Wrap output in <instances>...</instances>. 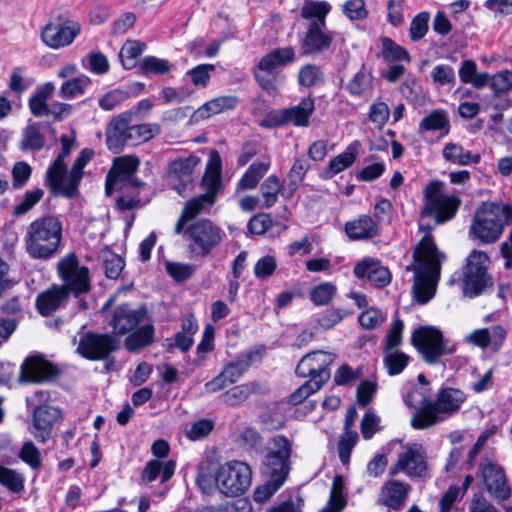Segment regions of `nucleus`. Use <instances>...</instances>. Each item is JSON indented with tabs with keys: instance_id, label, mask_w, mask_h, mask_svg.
Returning <instances> with one entry per match:
<instances>
[{
	"instance_id": "1",
	"label": "nucleus",
	"mask_w": 512,
	"mask_h": 512,
	"mask_svg": "<svg viewBox=\"0 0 512 512\" xmlns=\"http://www.w3.org/2000/svg\"><path fill=\"white\" fill-rule=\"evenodd\" d=\"M465 401L466 394L457 388H442L435 400L430 401L424 387H414L406 398V403L417 409L411 425L415 429L429 428L454 416Z\"/></svg>"
},
{
	"instance_id": "2",
	"label": "nucleus",
	"mask_w": 512,
	"mask_h": 512,
	"mask_svg": "<svg viewBox=\"0 0 512 512\" xmlns=\"http://www.w3.org/2000/svg\"><path fill=\"white\" fill-rule=\"evenodd\" d=\"M426 234L419 241L413 252L414 262L406 267V270L414 272L413 293L415 299L421 303H427L435 294L436 284L440 276L441 254L429 234L430 226H420Z\"/></svg>"
},
{
	"instance_id": "3",
	"label": "nucleus",
	"mask_w": 512,
	"mask_h": 512,
	"mask_svg": "<svg viewBox=\"0 0 512 512\" xmlns=\"http://www.w3.org/2000/svg\"><path fill=\"white\" fill-rule=\"evenodd\" d=\"M63 239V224L54 215L34 219L26 228L24 245L27 254L36 260H50L60 250Z\"/></svg>"
},
{
	"instance_id": "4",
	"label": "nucleus",
	"mask_w": 512,
	"mask_h": 512,
	"mask_svg": "<svg viewBox=\"0 0 512 512\" xmlns=\"http://www.w3.org/2000/svg\"><path fill=\"white\" fill-rule=\"evenodd\" d=\"M110 326L117 335L128 334L125 347L129 351L146 347L154 340V326L145 308L133 309L127 304L117 307Z\"/></svg>"
},
{
	"instance_id": "5",
	"label": "nucleus",
	"mask_w": 512,
	"mask_h": 512,
	"mask_svg": "<svg viewBox=\"0 0 512 512\" xmlns=\"http://www.w3.org/2000/svg\"><path fill=\"white\" fill-rule=\"evenodd\" d=\"M512 222V206L483 202L475 211L470 232L482 243L496 242L504 226Z\"/></svg>"
},
{
	"instance_id": "6",
	"label": "nucleus",
	"mask_w": 512,
	"mask_h": 512,
	"mask_svg": "<svg viewBox=\"0 0 512 512\" xmlns=\"http://www.w3.org/2000/svg\"><path fill=\"white\" fill-rule=\"evenodd\" d=\"M81 31V23L68 10L58 8L41 28L40 38L47 47L58 50L72 45Z\"/></svg>"
},
{
	"instance_id": "7",
	"label": "nucleus",
	"mask_w": 512,
	"mask_h": 512,
	"mask_svg": "<svg viewBox=\"0 0 512 512\" xmlns=\"http://www.w3.org/2000/svg\"><path fill=\"white\" fill-rule=\"evenodd\" d=\"M187 242V250L193 257H207L223 241L220 226L207 218L197 219L185 226L181 233Z\"/></svg>"
},
{
	"instance_id": "8",
	"label": "nucleus",
	"mask_w": 512,
	"mask_h": 512,
	"mask_svg": "<svg viewBox=\"0 0 512 512\" xmlns=\"http://www.w3.org/2000/svg\"><path fill=\"white\" fill-rule=\"evenodd\" d=\"M214 482L221 494L227 497L241 496L251 486V467L243 461H227L217 469Z\"/></svg>"
},
{
	"instance_id": "9",
	"label": "nucleus",
	"mask_w": 512,
	"mask_h": 512,
	"mask_svg": "<svg viewBox=\"0 0 512 512\" xmlns=\"http://www.w3.org/2000/svg\"><path fill=\"white\" fill-rule=\"evenodd\" d=\"M291 453L292 444L290 440L284 436H274L269 443L263 460V476L266 479L281 481L284 484L291 469Z\"/></svg>"
},
{
	"instance_id": "10",
	"label": "nucleus",
	"mask_w": 512,
	"mask_h": 512,
	"mask_svg": "<svg viewBox=\"0 0 512 512\" xmlns=\"http://www.w3.org/2000/svg\"><path fill=\"white\" fill-rule=\"evenodd\" d=\"M442 182L432 181L424 189L423 216H434L435 222L441 224L454 218L460 205L461 199L457 196L443 194L441 192Z\"/></svg>"
},
{
	"instance_id": "11",
	"label": "nucleus",
	"mask_w": 512,
	"mask_h": 512,
	"mask_svg": "<svg viewBox=\"0 0 512 512\" xmlns=\"http://www.w3.org/2000/svg\"><path fill=\"white\" fill-rule=\"evenodd\" d=\"M295 60V51L292 47L277 48L263 56L258 62L254 76L258 84L268 94H275L279 87L275 71L278 67L288 65Z\"/></svg>"
},
{
	"instance_id": "12",
	"label": "nucleus",
	"mask_w": 512,
	"mask_h": 512,
	"mask_svg": "<svg viewBox=\"0 0 512 512\" xmlns=\"http://www.w3.org/2000/svg\"><path fill=\"white\" fill-rule=\"evenodd\" d=\"M49 398V392L44 390H38L27 398L29 404L35 405L32 433L39 442H45L51 437L53 426L62 416L58 407L47 403Z\"/></svg>"
},
{
	"instance_id": "13",
	"label": "nucleus",
	"mask_w": 512,
	"mask_h": 512,
	"mask_svg": "<svg viewBox=\"0 0 512 512\" xmlns=\"http://www.w3.org/2000/svg\"><path fill=\"white\" fill-rule=\"evenodd\" d=\"M411 342L429 364H434L442 356L455 352V347L446 346L442 332L433 326H421L414 330Z\"/></svg>"
},
{
	"instance_id": "14",
	"label": "nucleus",
	"mask_w": 512,
	"mask_h": 512,
	"mask_svg": "<svg viewBox=\"0 0 512 512\" xmlns=\"http://www.w3.org/2000/svg\"><path fill=\"white\" fill-rule=\"evenodd\" d=\"M57 272L63 281L61 286L65 288L68 294L72 293L78 296L90 290L89 269L80 265L74 253H69L59 260Z\"/></svg>"
},
{
	"instance_id": "15",
	"label": "nucleus",
	"mask_w": 512,
	"mask_h": 512,
	"mask_svg": "<svg viewBox=\"0 0 512 512\" xmlns=\"http://www.w3.org/2000/svg\"><path fill=\"white\" fill-rule=\"evenodd\" d=\"M399 473H403L411 479L428 476L427 454L421 444L410 443L402 447L397 461L389 471L391 476H396Z\"/></svg>"
},
{
	"instance_id": "16",
	"label": "nucleus",
	"mask_w": 512,
	"mask_h": 512,
	"mask_svg": "<svg viewBox=\"0 0 512 512\" xmlns=\"http://www.w3.org/2000/svg\"><path fill=\"white\" fill-rule=\"evenodd\" d=\"M488 263L489 257L486 253L477 250L471 252L463 272L464 295L476 297L490 285V278L487 274Z\"/></svg>"
},
{
	"instance_id": "17",
	"label": "nucleus",
	"mask_w": 512,
	"mask_h": 512,
	"mask_svg": "<svg viewBox=\"0 0 512 512\" xmlns=\"http://www.w3.org/2000/svg\"><path fill=\"white\" fill-rule=\"evenodd\" d=\"M478 476L485 490L498 503L511 497L512 489L507 483L504 470L498 464L490 460H484L480 464Z\"/></svg>"
},
{
	"instance_id": "18",
	"label": "nucleus",
	"mask_w": 512,
	"mask_h": 512,
	"mask_svg": "<svg viewBox=\"0 0 512 512\" xmlns=\"http://www.w3.org/2000/svg\"><path fill=\"white\" fill-rule=\"evenodd\" d=\"M334 359L335 355L330 352H310L299 361L296 374L300 377H309L323 385L330 377L329 366Z\"/></svg>"
},
{
	"instance_id": "19",
	"label": "nucleus",
	"mask_w": 512,
	"mask_h": 512,
	"mask_svg": "<svg viewBox=\"0 0 512 512\" xmlns=\"http://www.w3.org/2000/svg\"><path fill=\"white\" fill-rule=\"evenodd\" d=\"M118 340L110 334L87 333L80 338L77 352L89 360H102L117 350Z\"/></svg>"
},
{
	"instance_id": "20",
	"label": "nucleus",
	"mask_w": 512,
	"mask_h": 512,
	"mask_svg": "<svg viewBox=\"0 0 512 512\" xmlns=\"http://www.w3.org/2000/svg\"><path fill=\"white\" fill-rule=\"evenodd\" d=\"M336 33L327 29L326 24L321 22H310L305 36L300 43L303 55L320 54L328 50L335 38Z\"/></svg>"
},
{
	"instance_id": "21",
	"label": "nucleus",
	"mask_w": 512,
	"mask_h": 512,
	"mask_svg": "<svg viewBox=\"0 0 512 512\" xmlns=\"http://www.w3.org/2000/svg\"><path fill=\"white\" fill-rule=\"evenodd\" d=\"M82 176L78 172H67L66 166L55 168L49 167L46 173L47 186L54 194H60L67 198L76 196Z\"/></svg>"
},
{
	"instance_id": "22",
	"label": "nucleus",
	"mask_w": 512,
	"mask_h": 512,
	"mask_svg": "<svg viewBox=\"0 0 512 512\" xmlns=\"http://www.w3.org/2000/svg\"><path fill=\"white\" fill-rule=\"evenodd\" d=\"M140 160L136 156L125 155L117 157L106 176L105 191L111 195L114 188L121 182H130L131 177L137 171Z\"/></svg>"
},
{
	"instance_id": "23",
	"label": "nucleus",
	"mask_w": 512,
	"mask_h": 512,
	"mask_svg": "<svg viewBox=\"0 0 512 512\" xmlns=\"http://www.w3.org/2000/svg\"><path fill=\"white\" fill-rule=\"evenodd\" d=\"M132 112L126 111L114 117L106 129V143L108 148L118 153L124 145H129L128 132L131 128Z\"/></svg>"
},
{
	"instance_id": "24",
	"label": "nucleus",
	"mask_w": 512,
	"mask_h": 512,
	"mask_svg": "<svg viewBox=\"0 0 512 512\" xmlns=\"http://www.w3.org/2000/svg\"><path fill=\"white\" fill-rule=\"evenodd\" d=\"M56 374L57 369L51 363L41 357L32 356L22 364L20 379L24 382H43Z\"/></svg>"
},
{
	"instance_id": "25",
	"label": "nucleus",
	"mask_w": 512,
	"mask_h": 512,
	"mask_svg": "<svg viewBox=\"0 0 512 512\" xmlns=\"http://www.w3.org/2000/svg\"><path fill=\"white\" fill-rule=\"evenodd\" d=\"M215 200L213 199V195H205L201 194L194 198L188 200L181 214L175 224L174 232L176 234H181L184 231L185 226H187L201 213H204L208 210L213 204Z\"/></svg>"
},
{
	"instance_id": "26",
	"label": "nucleus",
	"mask_w": 512,
	"mask_h": 512,
	"mask_svg": "<svg viewBox=\"0 0 512 512\" xmlns=\"http://www.w3.org/2000/svg\"><path fill=\"white\" fill-rule=\"evenodd\" d=\"M411 486L398 480H387L383 483L380 494L379 503L393 510H400L408 497Z\"/></svg>"
},
{
	"instance_id": "27",
	"label": "nucleus",
	"mask_w": 512,
	"mask_h": 512,
	"mask_svg": "<svg viewBox=\"0 0 512 512\" xmlns=\"http://www.w3.org/2000/svg\"><path fill=\"white\" fill-rule=\"evenodd\" d=\"M353 272L357 278H367L378 287H384L391 281V274L388 268L382 266L379 261L370 258L357 263Z\"/></svg>"
},
{
	"instance_id": "28",
	"label": "nucleus",
	"mask_w": 512,
	"mask_h": 512,
	"mask_svg": "<svg viewBox=\"0 0 512 512\" xmlns=\"http://www.w3.org/2000/svg\"><path fill=\"white\" fill-rule=\"evenodd\" d=\"M68 293L60 285H52L36 298V307L42 316H48L56 311L68 298Z\"/></svg>"
},
{
	"instance_id": "29",
	"label": "nucleus",
	"mask_w": 512,
	"mask_h": 512,
	"mask_svg": "<svg viewBox=\"0 0 512 512\" xmlns=\"http://www.w3.org/2000/svg\"><path fill=\"white\" fill-rule=\"evenodd\" d=\"M200 164V158L195 155L179 157L169 164L168 175L174 181L183 185L191 183L196 167Z\"/></svg>"
},
{
	"instance_id": "30",
	"label": "nucleus",
	"mask_w": 512,
	"mask_h": 512,
	"mask_svg": "<svg viewBox=\"0 0 512 512\" xmlns=\"http://www.w3.org/2000/svg\"><path fill=\"white\" fill-rule=\"evenodd\" d=\"M175 468L176 463L173 460L162 462L159 459H151L142 471L141 482L149 485L159 477L161 483H165L173 476Z\"/></svg>"
},
{
	"instance_id": "31",
	"label": "nucleus",
	"mask_w": 512,
	"mask_h": 512,
	"mask_svg": "<svg viewBox=\"0 0 512 512\" xmlns=\"http://www.w3.org/2000/svg\"><path fill=\"white\" fill-rule=\"evenodd\" d=\"M221 158L217 151H212L202 178V185L205 188V195H213L216 201L221 187Z\"/></svg>"
},
{
	"instance_id": "32",
	"label": "nucleus",
	"mask_w": 512,
	"mask_h": 512,
	"mask_svg": "<svg viewBox=\"0 0 512 512\" xmlns=\"http://www.w3.org/2000/svg\"><path fill=\"white\" fill-rule=\"evenodd\" d=\"M237 104L238 98L236 96H220L204 103L194 112L192 118L196 121L204 120L212 115L234 109Z\"/></svg>"
},
{
	"instance_id": "33",
	"label": "nucleus",
	"mask_w": 512,
	"mask_h": 512,
	"mask_svg": "<svg viewBox=\"0 0 512 512\" xmlns=\"http://www.w3.org/2000/svg\"><path fill=\"white\" fill-rule=\"evenodd\" d=\"M450 131V120L446 110L434 109L429 112L418 125V133L439 132L447 135Z\"/></svg>"
},
{
	"instance_id": "34",
	"label": "nucleus",
	"mask_w": 512,
	"mask_h": 512,
	"mask_svg": "<svg viewBox=\"0 0 512 512\" xmlns=\"http://www.w3.org/2000/svg\"><path fill=\"white\" fill-rule=\"evenodd\" d=\"M345 231L350 239L362 240L375 237L379 229L377 223L370 216L362 215L356 220L347 222Z\"/></svg>"
},
{
	"instance_id": "35",
	"label": "nucleus",
	"mask_w": 512,
	"mask_h": 512,
	"mask_svg": "<svg viewBox=\"0 0 512 512\" xmlns=\"http://www.w3.org/2000/svg\"><path fill=\"white\" fill-rule=\"evenodd\" d=\"M442 156L446 161L458 166L478 164L481 160L480 154L472 153L464 149L462 145L454 142L445 144L442 150Z\"/></svg>"
},
{
	"instance_id": "36",
	"label": "nucleus",
	"mask_w": 512,
	"mask_h": 512,
	"mask_svg": "<svg viewBox=\"0 0 512 512\" xmlns=\"http://www.w3.org/2000/svg\"><path fill=\"white\" fill-rule=\"evenodd\" d=\"M266 386L258 382H250L234 386L221 395V401L227 405L235 406L243 403L252 394L264 393Z\"/></svg>"
},
{
	"instance_id": "37",
	"label": "nucleus",
	"mask_w": 512,
	"mask_h": 512,
	"mask_svg": "<svg viewBox=\"0 0 512 512\" xmlns=\"http://www.w3.org/2000/svg\"><path fill=\"white\" fill-rule=\"evenodd\" d=\"M315 110L314 99L311 97L303 98L298 105L285 108L287 124L292 123L297 127H306L309 125V119Z\"/></svg>"
},
{
	"instance_id": "38",
	"label": "nucleus",
	"mask_w": 512,
	"mask_h": 512,
	"mask_svg": "<svg viewBox=\"0 0 512 512\" xmlns=\"http://www.w3.org/2000/svg\"><path fill=\"white\" fill-rule=\"evenodd\" d=\"M459 78L463 83L471 84L476 89H481L488 84L489 74L478 73L474 60L468 59L461 63L458 71Z\"/></svg>"
},
{
	"instance_id": "39",
	"label": "nucleus",
	"mask_w": 512,
	"mask_h": 512,
	"mask_svg": "<svg viewBox=\"0 0 512 512\" xmlns=\"http://www.w3.org/2000/svg\"><path fill=\"white\" fill-rule=\"evenodd\" d=\"M270 168V162L252 163L237 183V191L251 190L257 187L259 181Z\"/></svg>"
},
{
	"instance_id": "40",
	"label": "nucleus",
	"mask_w": 512,
	"mask_h": 512,
	"mask_svg": "<svg viewBox=\"0 0 512 512\" xmlns=\"http://www.w3.org/2000/svg\"><path fill=\"white\" fill-rule=\"evenodd\" d=\"M90 86L91 79L85 74H80L62 83L59 96L71 100L82 96Z\"/></svg>"
},
{
	"instance_id": "41",
	"label": "nucleus",
	"mask_w": 512,
	"mask_h": 512,
	"mask_svg": "<svg viewBox=\"0 0 512 512\" xmlns=\"http://www.w3.org/2000/svg\"><path fill=\"white\" fill-rule=\"evenodd\" d=\"M360 143L354 141L349 144L345 151L333 157L329 162V171L336 175L353 165L359 153Z\"/></svg>"
},
{
	"instance_id": "42",
	"label": "nucleus",
	"mask_w": 512,
	"mask_h": 512,
	"mask_svg": "<svg viewBox=\"0 0 512 512\" xmlns=\"http://www.w3.org/2000/svg\"><path fill=\"white\" fill-rule=\"evenodd\" d=\"M283 190L280 178L276 175L268 176L260 187L262 208L269 209L278 201V195Z\"/></svg>"
},
{
	"instance_id": "43",
	"label": "nucleus",
	"mask_w": 512,
	"mask_h": 512,
	"mask_svg": "<svg viewBox=\"0 0 512 512\" xmlns=\"http://www.w3.org/2000/svg\"><path fill=\"white\" fill-rule=\"evenodd\" d=\"M331 11V5L326 1L307 0L301 8V16L311 22H321L326 24V16Z\"/></svg>"
},
{
	"instance_id": "44",
	"label": "nucleus",
	"mask_w": 512,
	"mask_h": 512,
	"mask_svg": "<svg viewBox=\"0 0 512 512\" xmlns=\"http://www.w3.org/2000/svg\"><path fill=\"white\" fill-rule=\"evenodd\" d=\"M44 143V136L40 132V126L37 123H30L23 129L22 139L19 144L21 150H40Z\"/></svg>"
},
{
	"instance_id": "45",
	"label": "nucleus",
	"mask_w": 512,
	"mask_h": 512,
	"mask_svg": "<svg viewBox=\"0 0 512 512\" xmlns=\"http://www.w3.org/2000/svg\"><path fill=\"white\" fill-rule=\"evenodd\" d=\"M0 484L11 493L18 494L25 488V477L15 469L0 465Z\"/></svg>"
},
{
	"instance_id": "46",
	"label": "nucleus",
	"mask_w": 512,
	"mask_h": 512,
	"mask_svg": "<svg viewBox=\"0 0 512 512\" xmlns=\"http://www.w3.org/2000/svg\"><path fill=\"white\" fill-rule=\"evenodd\" d=\"M409 360V355L402 351L384 350L383 364L391 376L400 374L408 365Z\"/></svg>"
},
{
	"instance_id": "47",
	"label": "nucleus",
	"mask_w": 512,
	"mask_h": 512,
	"mask_svg": "<svg viewBox=\"0 0 512 512\" xmlns=\"http://www.w3.org/2000/svg\"><path fill=\"white\" fill-rule=\"evenodd\" d=\"M161 128L157 123H144L139 125H131L128 132L130 139L129 145L146 142L160 134Z\"/></svg>"
},
{
	"instance_id": "48",
	"label": "nucleus",
	"mask_w": 512,
	"mask_h": 512,
	"mask_svg": "<svg viewBox=\"0 0 512 512\" xmlns=\"http://www.w3.org/2000/svg\"><path fill=\"white\" fill-rule=\"evenodd\" d=\"M146 44L137 40H128L122 46L119 57L125 69L135 67L137 58L143 53Z\"/></svg>"
},
{
	"instance_id": "49",
	"label": "nucleus",
	"mask_w": 512,
	"mask_h": 512,
	"mask_svg": "<svg viewBox=\"0 0 512 512\" xmlns=\"http://www.w3.org/2000/svg\"><path fill=\"white\" fill-rule=\"evenodd\" d=\"M343 489L344 483L342 477L340 475L335 476L327 506L320 512H341L346 505Z\"/></svg>"
},
{
	"instance_id": "50",
	"label": "nucleus",
	"mask_w": 512,
	"mask_h": 512,
	"mask_svg": "<svg viewBox=\"0 0 512 512\" xmlns=\"http://www.w3.org/2000/svg\"><path fill=\"white\" fill-rule=\"evenodd\" d=\"M373 89V76L371 73L361 70L357 72L348 83V90L355 96H366Z\"/></svg>"
},
{
	"instance_id": "51",
	"label": "nucleus",
	"mask_w": 512,
	"mask_h": 512,
	"mask_svg": "<svg viewBox=\"0 0 512 512\" xmlns=\"http://www.w3.org/2000/svg\"><path fill=\"white\" fill-rule=\"evenodd\" d=\"M309 169L308 162L303 158L295 159L289 173L287 182V197H291L305 178Z\"/></svg>"
},
{
	"instance_id": "52",
	"label": "nucleus",
	"mask_w": 512,
	"mask_h": 512,
	"mask_svg": "<svg viewBox=\"0 0 512 512\" xmlns=\"http://www.w3.org/2000/svg\"><path fill=\"white\" fill-rule=\"evenodd\" d=\"M386 318V314L380 309L369 307L359 314L358 321L363 329L374 330L380 327L386 321Z\"/></svg>"
},
{
	"instance_id": "53",
	"label": "nucleus",
	"mask_w": 512,
	"mask_h": 512,
	"mask_svg": "<svg viewBox=\"0 0 512 512\" xmlns=\"http://www.w3.org/2000/svg\"><path fill=\"white\" fill-rule=\"evenodd\" d=\"M171 68L172 64L168 60L155 56L144 57L140 62V70L145 75H162L168 73Z\"/></svg>"
},
{
	"instance_id": "54",
	"label": "nucleus",
	"mask_w": 512,
	"mask_h": 512,
	"mask_svg": "<svg viewBox=\"0 0 512 512\" xmlns=\"http://www.w3.org/2000/svg\"><path fill=\"white\" fill-rule=\"evenodd\" d=\"M381 51L383 57L388 61H410L407 50L388 37L381 39Z\"/></svg>"
},
{
	"instance_id": "55",
	"label": "nucleus",
	"mask_w": 512,
	"mask_h": 512,
	"mask_svg": "<svg viewBox=\"0 0 512 512\" xmlns=\"http://www.w3.org/2000/svg\"><path fill=\"white\" fill-rule=\"evenodd\" d=\"M44 196V190L35 188L27 190L23 198L15 205L13 210L14 216H21L28 213Z\"/></svg>"
},
{
	"instance_id": "56",
	"label": "nucleus",
	"mask_w": 512,
	"mask_h": 512,
	"mask_svg": "<svg viewBox=\"0 0 512 512\" xmlns=\"http://www.w3.org/2000/svg\"><path fill=\"white\" fill-rule=\"evenodd\" d=\"M19 458L25 462L32 470L38 471L42 467V458L39 449L33 442H25L19 453Z\"/></svg>"
},
{
	"instance_id": "57",
	"label": "nucleus",
	"mask_w": 512,
	"mask_h": 512,
	"mask_svg": "<svg viewBox=\"0 0 512 512\" xmlns=\"http://www.w3.org/2000/svg\"><path fill=\"white\" fill-rule=\"evenodd\" d=\"M358 441L356 431H344L338 443V455L343 464H348L350 455Z\"/></svg>"
},
{
	"instance_id": "58",
	"label": "nucleus",
	"mask_w": 512,
	"mask_h": 512,
	"mask_svg": "<svg viewBox=\"0 0 512 512\" xmlns=\"http://www.w3.org/2000/svg\"><path fill=\"white\" fill-rule=\"evenodd\" d=\"M129 98V93L126 90L116 88L105 95H103L99 100L98 104L101 109L110 111L120 106L123 102H125Z\"/></svg>"
},
{
	"instance_id": "59",
	"label": "nucleus",
	"mask_w": 512,
	"mask_h": 512,
	"mask_svg": "<svg viewBox=\"0 0 512 512\" xmlns=\"http://www.w3.org/2000/svg\"><path fill=\"white\" fill-rule=\"evenodd\" d=\"M336 293V286L330 282L315 286L310 292L311 301L318 306L328 304Z\"/></svg>"
},
{
	"instance_id": "60",
	"label": "nucleus",
	"mask_w": 512,
	"mask_h": 512,
	"mask_svg": "<svg viewBox=\"0 0 512 512\" xmlns=\"http://www.w3.org/2000/svg\"><path fill=\"white\" fill-rule=\"evenodd\" d=\"M298 82L301 86L312 87L322 82L320 68L313 64L303 66L298 73Z\"/></svg>"
},
{
	"instance_id": "61",
	"label": "nucleus",
	"mask_w": 512,
	"mask_h": 512,
	"mask_svg": "<svg viewBox=\"0 0 512 512\" xmlns=\"http://www.w3.org/2000/svg\"><path fill=\"white\" fill-rule=\"evenodd\" d=\"M368 116L369 120L375 124L376 128L382 129L390 116L389 107L385 102H375L370 106Z\"/></svg>"
},
{
	"instance_id": "62",
	"label": "nucleus",
	"mask_w": 512,
	"mask_h": 512,
	"mask_svg": "<svg viewBox=\"0 0 512 512\" xmlns=\"http://www.w3.org/2000/svg\"><path fill=\"white\" fill-rule=\"evenodd\" d=\"M403 329V321L395 319L385 337L384 350H395L402 344Z\"/></svg>"
},
{
	"instance_id": "63",
	"label": "nucleus",
	"mask_w": 512,
	"mask_h": 512,
	"mask_svg": "<svg viewBox=\"0 0 512 512\" xmlns=\"http://www.w3.org/2000/svg\"><path fill=\"white\" fill-rule=\"evenodd\" d=\"M12 185L14 189H20L26 185L32 174L31 166L24 162H16L12 168Z\"/></svg>"
},
{
	"instance_id": "64",
	"label": "nucleus",
	"mask_w": 512,
	"mask_h": 512,
	"mask_svg": "<svg viewBox=\"0 0 512 512\" xmlns=\"http://www.w3.org/2000/svg\"><path fill=\"white\" fill-rule=\"evenodd\" d=\"M495 92H506L512 89V70H503L489 75L488 84Z\"/></svg>"
}]
</instances>
